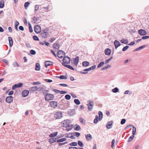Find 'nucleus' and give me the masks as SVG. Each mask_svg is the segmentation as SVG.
<instances>
[{"label":"nucleus","instance_id":"52","mask_svg":"<svg viewBox=\"0 0 149 149\" xmlns=\"http://www.w3.org/2000/svg\"><path fill=\"white\" fill-rule=\"evenodd\" d=\"M115 142V140L114 139H113L112 141V142H111V147L112 148H113L114 146V144Z\"/></svg>","mask_w":149,"mask_h":149},{"label":"nucleus","instance_id":"63","mask_svg":"<svg viewBox=\"0 0 149 149\" xmlns=\"http://www.w3.org/2000/svg\"><path fill=\"white\" fill-rule=\"evenodd\" d=\"M19 29H20V30H22V31H24V27L22 26H20L19 27Z\"/></svg>","mask_w":149,"mask_h":149},{"label":"nucleus","instance_id":"60","mask_svg":"<svg viewBox=\"0 0 149 149\" xmlns=\"http://www.w3.org/2000/svg\"><path fill=\"white\" fill-rule=\"evenodd\" d=\"M51 51V53H52V54L54 55V56L55 57H56V54H55V52L54 50H52Z\"/></svg>","mask_w":149,"mask_h":149},{"label":"nucleus","instance_id":"43","mask_svg":"<svg viewBox=\"0 0 149 149\" xmlns=\"http://www.w3.org/2000/svg\"><path fill=\"white\" fill-rule=\"evenodd\" d=\"M59 78L61 79H67V77L64 75L60 76Z\"/></svg>","mask_w":149,"mask_h":149},{"label":"nucleus","instance_id":"45","mask_svg":"<svg viewBox=\"0 0 149 149\" xmlns=\"http://www.w3.org/2000/svg\"><path fill=\"white\" fill-rule=\"evenodd\" d=\"M104 64V62H101L98 66V68H100L102 66H103Z\"/></svg>","mask_w":149,"mask_h":149},{"label":"nucleus","instance_id":"18","mask_svg":"<svg viewBox=\"0 0 149 149\" xmlns=\"http://www.w3.org/2000/svg\"><path fill=\"white\" fill-rule=\"evenodd\" d=\"M52 64V62L50 61H46L45 62V66L47 67L48 66L51 65Z\"/></svg>","mask_w":149,"mask_h":149},{"label":"nucleus","instance_id":"47","mask_svg":"<svg viewBox=\"0 0 149 149\" xmlns=\"http://www.w3.org/2000/svg\"><path fill=\"white\" fill-rule=\"evenodd\" d=\"M98 117L97 116H96L95 117V118L94 119V123H97V121H98Z\"/></svg>","mask_w":149,"mask_h":149},{"label":"nucleus","instance_id":"3","mask_svg":"<svg viewBox=\"0 0 149 149\" xmlns=\"http://www.w3.org/2000/svg\"><path fill=\"white\" fill-rule=\"evenodd\" d=\"M63 62L62 65L63 66L67 64H66L69 63L70 62V58L68 56L65 57L63 60Z\"/></svg>","mask_w":149,"mask_h":149},{"label":"nucleus","instance_id":"5","mask_svg":"<svg viewBox=\"0 0 149 149\" xmlns=\"http://www.w3.org/2000/svg\"><path fill=\"white\" fill-rule=\"evenodd\" d=\"M65 54L62 51L59 50L57 53L58 57L59 58H62L65 56Z\"/></svg>","mask_w":149,"mask_h":149},{"label":"nucleus","instance_id":"4","mask_svg":"<svg viewBox=\"0 0 149 149\" xmlns=\"http://www.w3.org/2000/svg\"><path fill=\"white\" fill-rule=\"evenodd\" d=\"M48 29L44 30L41 33L40 35L42 38H45L47 37L49 35L48 32Z\"/></svg>","mask_w":149,"mask_h":149},{"label":"nucleus","instance_id":"20","mask_svg":"<svg viewBox=\"0 0 149 149\" xmlns=\"http://www.w3.org/2000/svg\"><path fill=\"white\" fill-rule=\"evenodd\" d=\"M38 89V88L37 86H33L31 87L30 88V91H31L32 92H34L37 91Z\"/></svg>","mask_w":149,"mask_h":149},{"label":"nucleus","instance_id":"39","mask_svg":"<svg viewBox=\"0 0 149 149\" xmlns=\"http://www.w3.org/2000/svg\"><path fill=\"white\" fill-rule=\"evenodd\" d=\"M29 5V3L28 2H26L24 4V7L26 9L28 7Z\"/></svg>","mask_w":149,"mask_h":149},{"label":"nucleus","instance_id":"2","mask_svg":"<svg viewBox=\"0 0 149 149\" xmlns=\"http://www.w3.org/2000/svg\"><path fill=\"white\" fill-rule=\"evenodd\" d=\"M52 9V7H51L50 6H49V5H48L46 7H44L42 8L41 9V10L42 12V13H44L45 12H48Z\"/></svg>","mask_w":149,"mask_h":149},{"label":"nucleus","instance_id":"55","mask_svg":"<svg viewBox=\"0 0 149 149\" xmlns=\"http://www.w3.org/2000/svg\"><path fill=\"white\" fill-rule=\"evenodd\" d=\"M33 39L35 40H39V38L37 36H34L33 37Z\"/></svg>","mask_w":149,"mask_h":149},{"label":"nucleus","instance_id":"6","mask_svg":"<svg viewBox=\"0 0 149 149\" xmlns=\"http://www.w3.org/2000/svg\"><path fill=\"white\" fill-rule=\"evenodd\" d=\"M35 32L37 33H40L41 31V28L40 26L38 25H36L35 26L34 28Z\"/></svg>","mask_w":149,"mask_h":149},{"label":"nucleus","instance_id":"14","mask_svg":"<svg viewBox=\"0 0 149 149\" xmlns=\"http://www.w3.org/2000/svg\"><path fill=\"white\" fill-rule=\"evenodd\" d=\"M68 120H64L62 122V126L63 127H66L69 125L68 122Z\"/></svg>","mask_w":149,"mask_h":149},{"label":"nucleus","instance_id":"23","mask_svg":"<svg viewBox=\"0 0 149 149\" xmlns=\"http://www.w3.org/2000/svg\"><path fill=\"white\" fill-rule=\"evenodd\" d=\"M58 134V132H55L54 133H52L50 134L49 135V137H50L52 138V137H54L57 136V135Z\"/></svg>","mask_w":149,"mask_h":149},{"label":"nucleus","instance_id":"64","mask_svg":"<svg viewBox=\"0 0 149 149\" xmlns=\"http://www.w3.org/2000/svg\"><path fill=\"white\" fill-rule=\"evenodd\" d=\"M69 149H78L77 148L74 147H70Z\"/></svg>","mask_w":149,"mask_h":149},{"label":"nucleus","instance_id":"17","mask_svg":"<svg viewBox=\"0 0 149 149\" xmlns=\"http://www.w3.org/2000/svg\"><path fill=\"white\" fill-rule=\"evenodd\" d=\"M57 138H52L51 139H50L49 140V142L50 143H52L54 142H56V141L57 139Z\"/></svg>","mask_w":149,"mask_h":149},{"label":"nucleus","instance_id":"28","mask_svg":"<svg viewBox=\"0 0 149 149\" xmlns=\"http://www.w3.org/2000/svg\"><path fill=\"white\" fill-rule=\"evenodd\" d=\"M74 129L76 130H80V127L79 125L76 124L74 126Z\"/></svg>","mask_w":149,"mask_h":149},{"label":"nucleus","instance_id":"22","mask_svg":"<svg viewBox=\"0 0 149 149\" xmlns=\"http://www.w3.org/2000/svg\"><path fill=\"white\" fill-rule=\"evenodd\" d=\"M85 136L86 139L87 141H89L91 140L92 138L91 135L90 134L86 135Z\"/></svg>","mask_w":149,"mask_h":149},{"label":"nucleus","instance_id":"21","mask_svg":"<svg viewBox=\"0 0 149 149\" xmlns=\"http://www.w3.org/2000/svg\"><path fill=\"white\" fill-rule=\"evenodd\" d=\"M67 140V139L65 138H61L59 139H58V140H56V141L58 143H60L61 142H63L64 141H66Z\"/></svg>","mask_w":149,"mask_h":149},{"label":"nucleus","instance_id":"40","mask_svg":"<svg viewBox=\"0 0 149 149\" xmlns=\"http://www.w3.org/2000/svg\"><path fill=\"white\" fill-rule=\"evenodd\" d=\"M65 97L66 100H69L70 99L71 97L70 95L68 94H67L65 95Z\"/></svg>","mask_w":149,"mask_h":149},{"label":"nucleus","instance_id":"37","mask_svg":"<svg viewBox=\"0 0 149 149\" xmlns=\"http://www.w3.org/2000/svg\"><path fill=\"white\" fill-rule=\"evenodd\" d=\"M39 5H36L35 7V11H37L39 9Z\"/></svg>","mask_w":149,"mask_h":149},{"label":"nucleus","instance_id":"58","mask_svg":"<svg viewBox=\"0 0 149 149\" xmlns=\"http://www.w3.org/2000/svg\"><path fill=\"white\" fill-rule=\"evenodd\" d=\"M95 67H96L95 65H93V66H91L90 68H89V69L91 70H93L95 69Z\"/></svg>","mask_w":149,"mask_h":149},{"label":"nucleus","instance_id":"11","mask_svg":"<svg viewBox=\"0 0 149 149\" xmlns=\"http://www.w3.org/2000/svg\"><path fill=\"white\" fill-rule=\"evenodd\" d=\"M29 93V91L26 90H24L22 93V96L24 97L27 96Z\"/></svg>","mask_w":149,"mask_h":149},{"label":"nucleus","instance_id":"41","mask_svg":"<svg viewBox=\"0 0 149 149\" xmlns=\"http://www.w3.org/2000/svg\"><path fill=\"white\" fill-rule=\"evenodd\" d=\"M70 145L71 146H75L77 145V143L76 142H72L70 144Z\"/></svg>","mask_w":149,"mask_h":149},{"label":"nucleus","instance_id":"29","mask_svg":"<svg viewBox=\"0 0 149 149\" xmlns=\"http://www.w3.org/2000/svg\"><path fill=\"white\" fill-rule=\"evenodd\" d=\"M72 127L71 125H69L66 127V130L67 131H69L72 130Z\"/></svg>","mask_w":149,"mask_h":149},{"label":"nucleus","instance_id":"59","mask_svg":"<svg viewBox=\"0 0 149 149\" xmlns=\"http://www.w3.org/2000/svg\"><path fill=\"white\" fill-rule=\"evenodd\" d=\"M59 85L63 87H67L68 86L67 84H59Z\"/></svg>","mask_w":149,"mask_h":149},{"label":"nucleus","instance_id":"10","mask_svg":"<svg viewBox=\"0 0 149 149\" xmlns=\"http://www.w3.org/2000/svg\"><path fill=\"white\" fill-rule=\"evenodd\" d=\"M13 99V97L11 96H9L6 97V100L7 103H10L12 102Z\"/></svg>","mask_w":149,"mask_h":149},{"label":"nucleus","instance_id":"49","mask_svg":"<svg viewBox=\"0 0 149 149\" xmlns=\"http://www.w3.org/2000/svg\"><path fill=\"white\" fill-rule=\"evenodd\" d=\"M30 53L32 55H35L36 54V52L33 50H31L30 51Z\"/></svg>","mask_w":149,"mask_h":149},{"label":"nucleus","instance_id":"42","mask_svg":"<svg viewBox=\"0 0 149 149\" xmlns=\"http://www.w3.org/2000/svg\"><path fill=\"white\" fill-rule=\"evenodd\" d=\"M112 91L113 93H116L118 91V89L117 88H115L112 89Z\"/></svg>","mask_w":149,"mask_h":149},{"label":"nucleus","instance_id":"51","mask_svg":"<svg viewBox=\"0 0 149 149\" xmlns=\"http://www.w3.org/2000/svg\"><path fill=\"white\" fill-rule=\"evenodd\" d=\"M13 65L14 67H19V65H18V64L16 62H14L13 63Z\"/></svg>","mask_w":149,"mask_h":149},{"label":"nucleus","instance_id":"25","mask_svg":"<svg viewBox=\"0 0 149 149\" xmlns=\"http://www.w3.org/2000/svg\"><path fill=\"white\" fill-rule=\"evenodd\" d=\"M8 40L9 41V45L10 47H11L13 44V42L12 39L10 37H9L8 38Z\"/></svg>","mask_w":149,"mask_h":149},{"label":"nucleus","instance_id":"32","mask_svg":"<svg viewBox=\"0 0 149 149\" xmlns=\"http://www.w3.org/2000/svg\"><path fill=\"white\" fill-rule=\"evenodd\" d=\"M64 66L66 67L71 70H74V69L73 68L72 66H71L69 65L66 64V65H64Z\"/></svg>","mask_w":149,"mask_h":149},{"label":"nucleus","instance_id":"33","mask_svg":"<svg viewBox=\"0 0 149 149\" xmlns=\"http://www.w3.org/2000/svg\"><path fill=\"white\" fill-rule=\"evenodd\" d=\"M112 123L111 122H109V124L107 125V127L108 129H110L111 128Z\"/></svg>","mask_w":149,"mask_h":149},{"label":"nucleus","instance_id":"8","mask_svg":"<svg viewBox=\"0 0 149 149\" xmlns=\"http://www.w3.org/2000/svg\"><path fill=\"white\" fill-rule=\"evenodd\" d=\"M62 113L61 112H56L54 115V117L56 119H59L62 117Z\"/></svg>","mask_w":149,"mask_h":149},{"label":"nucleus","instance_id":"56","mask_svg":"<svg viewBox=\"0 0 149 149\" xmlns=\"http://www.w3.org/2000/svg\"><path fill=\"white\" fill-rule=\"evenodd\" d=\"M72 134V133L68 134L67 136H65V137L68 138H71Z\"/></svg>","mask_w":149,"mask_h":149},{"label":"nucleus","instance_id":"1","mask_svg":"<svg viewBox=\"0 0 149 149\" xmlns=\"http://www.w3.org/2000/svg\"><path fill=\"white\" fill-rule=\"evenodd\" d=\"M54 98V95L51 94H47L45 96V99L46 101H49L53 100Z\"/></svg>","mask_w":149,"mask_h":149},{"label":"nucleus","instance_id":"26","mask_svg":"<svg viewBox=\"0 0 149 149\" xmlns=\"http://www.w3.org/2000/svg\"><path fill=\"white\" fill-rule=\"evenodd\" d=\"M53 48L57 50H58L59 48V45L56 43H54L53 45Z\"/></svg>","mask_w":149,"mask_h":149},{"label":"nucleus","instance_id":"44","mask_svg":"<svg viewBox=\"0 0 149 149\" xmlns=\"http://www.w3.org/2000/svg\"><path fill=\"white\" fill-rule=\"evenodd\" d=\"M134 135H132L129 138V139H128V141H132V140L134 138Z\"/></svg>","mask_w":149,"mask_h":149},{"label":"nucleus","instance_id":"30","mask_svg":"<svg viewBox=\"0 0 149 149\" xmlns=\"http://www.w3.org/2000/svg\"><path fill=\"white\" fill-rule=\"evenodd\" d=\"M4 6V3L3 1H0V8H3Z\"/></svg>","mask_w":149,"mask_h":149},{"label":"nucleus","instance_id":"13","mask_svg":"<svg viewBox=\"0 0 149 149\" xmlns=\"http://www.w3.org/2000/svg\"><path fill=\"white\" fill-rule=\"evenodd\" d=\"M139 33L141 36H144L146 34V31L143 29H140L139 30Z\"/></svg>","mask_w":149,"mask_h":149},{"label":"nucleus","instance_id":"57","mask_svg":"<svg viewBox=\"0 0 149 149\" xmlns=\"http://www.w3.org/2000/svg\"><path fill=\"white\" fill-rule=\"evenodd\" d=\"M55 40V39L54 38H51L50 39L49 41L51 42H52Z\"/></svg>","mask_w":149,"mask_h":149},{"label":"nucleus","instance_id":"35","mask_svg":"<svg viewBox=\"0 0 149 149\" xmlns=\"http://www.w3.org/2000/svg\"><path fill=\"white\" fill-rule=\"evenodd\" d=\"M136 128L135 127H133L132 128V134L135 135L136 134Z\"/></svg>","mask_w":149,"mask_h":149},{"label":"nucleus","instance_id":"7","mask_svg":"<svg viewBox=\"0 0 149 149\" xmlns=\"http://www.w3.org/2000/svg\"><path fill=\"white\" fill-rule=\"evenodd\" d=\"M87 105H88V110L90 111H91L94 105L93 102L91 101H90L88 104Z\"/></svg>","mask_w":149,"mask_h":149},{"label":"nucleus","instance_id":"19","mask_svg":"<svg viewBox=\"0 0 149 149\" xmlns=\"http://www.w3.org/2000/svg\"><path fill=\"white\" fill-rule=\"evenodd\" d=\"M105 53L106 55H109L111 53V50L109 48H107L105 50Z\"/></svg>","mask_w":149,"mask_h":149},{"label":"nucleus","instance_id":"46","mask_svg":"<svg viewBox=\"0 0 149 149\" xmlns=\"http://www.w3.org/2000/svg\"><path fill=\"white\" fill-rule=\"evenodd\" d=\"M146 46H145V45H143V46H142L140 47H139L136 49V50L137 51V50H139L141 49H142V48H143L144 47Z\"/></svg>","mask_w":149,"mask_h":149},{"label":"nucleus","instance_id":"12","mask_svg":"<svg viewBox=\"0 0 149 149\" xmlns=\"http://www.w3.org/2000/svg\"><path fill=\"white\" fill-rule=\"evenodd\" d=\"M23 85V84L21 83H19L17 84H15L13 85L12 88L13 90H15L17 88L20 87Z\"/></svg>","mask_w":149,"mask_h":149},{"label":"nucleus","instance_id":"24","mask_svg":"<svg viewBox=\"0 0 149 149\" xmlns=\"http://www.w3.org/2000/svg\"><path fill=\"white\" fill-rule=\"evenodd\" d=\"M35 70L37 71H39L40 70V66L39 63H37L36 64Z\"/></svg>","mask_w":149,"mask_h":149},{"label":"nucleus","instance_id":"54","mask_svg":"<svg viewBox=\"0 0 149 149\" xmlns=\"http://www.w3.org/2000/svg\"><path fill=\"white\" fill-rule=\"evenodd\" d=\"M89 65V63L87 61H84V66H88Z\"/></svg>","mask_w":149,"mask_h":149},{"label":"nucleus","instance_id":"31","mask_svg":"<svg viewBox=\"0 0 149 149\" xmlns=\"http://www.w3.org/2000/svg\"><path fill=\"white\" fill-rule=\"evenodd\" d=\"M99 116V119L100 120H101L102 118L103 115L102 113L100 111H99L98 113Z\"/></svg>","mask_w":149,"mask_h":149},{"label":"nucleus","instance_id":"48","mask_svg":"<svg viewBox=\"0 0 149 149\" xmlns=\"http://www.w3.org/2000/svg\"><path fill=\"white\" fill-rule=\"evenodd\" d=\"M78 144L81 147H83V146L82 142L80 141H78Z\"/></svg>","mask_w":149,"mask_h":149},{"label":"nucleus","instance_id":"34","mask_svg":"<svg viewBox=\"0 0 149 149\" xmlns=\"http://www.w3.org/2000/svg\"><path fill=\"white\" fill-rule=\"evenodd\" d=\"M73 134L74 136H75L77 137L79 136L80 135V134L77 132H74L73 133Z\"/></svg>","mask_w":149,"mask_h":149},{"label":"nucleus","instance_id":"27","mask_svg":"<svg viewBox=\"0 0 149 149\" xmlns=\"http://www.w3.org/2000/svg\"><path fill=\"white\" fill-rule=\"evenodd\" d=\"M120 42L123 43L127 44L128 43V41L126 39H122L121 40Z\"/></svg>","mask_w":149,"mask_h":149},{"label":"nucleus","instance_id":"38","mask_svg":"<svg viewBox=\"0 0 149 149\" xmlns=\"http://www.w3.org/2000/svg\"><path fill=\"white\" fill-rule=\"evenodd\" d=\"M29 30L30 32L32 33L33 32V30L32 28V26H31V25L29 23Z\"/></svg>","mask_w":149,"mask_h":149},{"label":"nucleus","instance_id":"16","mask_svg":"<svg viewBox=\"0 0 149 149\" xmlns=\"http://www.w3.org/2000/svg\"><path fill=\"white\" fill-rule=\"evenodd\" d=\"M114 43L116 48L120 45V42L116 40L114 41Z\"/></svg>","mask_w":149,"mask_h":149},{"label":"nucleus","instance_id":"62","mask_svg":"<svg viewBox=\"0 0 149 149\" xmlns=\"http://www.w3.org/2000/svg\"><path fill=\"white\" fill-rule=\"evenodd\" d=\"M60 92L61 94H65L67 93V91H61Z\"/></svg>","mask_w":149,"mask_h":149},{"label":"nucleus","instance_id":"61","mask_svg":"<svg viewBox=\"0 0 149 149\" xmlns=\"http://www.w3.org/2000/svg\"><path fill=\"white\" fill-rule=\"evenodd\" d=\"M149 38V36H143L142 37V39H146L148 38Z\"/></svg>","mask_w":149,"mask_h":149},{"label":"nucleus","instance_id":"15","mask_svg":"<svg viewBox=\"0 0 149 149\" xmlns=\"http://www.w3.org/2000/svg\"><path fill=\"white\" fill-rule=\"evenodd\" d=\"M79 57L78 56H77L73 59V62L74 65H76L79 62Z\"/></svg>","mask_w":149,"mask_h":149},{"label":"nucleus","instance_id":"36","mask_svg":"<svg viewBox=\"0 0 149 149\" xmlns=\"http://www.w3.org/2000/svg\"><path fill=\"white\" fill-rule=\"evenodd\" d=\"M74 103L77 105H79L80 104V102L78 99H75L74 100Z\"/></svg>","mask_w":149,"mask_h":149},{"label":"nucleus","instance_id":"53","mask_svg":"<svg viewBox=\"0 0 149 149\" xmlns=\"http://www.w3.org/2000/svg\"><path fill=\"white\" fill-rule=\"evenodd\" d=\"M128 48L129 46H126L123 48L122 50L123 51H126Z\"/></svg>","mask_w":149,"mask_h":149},{"label":"nucleus","instance_id":"9","mask_svg":"<svg viewBox=\"0 0 149 149\" xmlns=\"http://www.w3.org/2000/svg\"><path fill=\"white\" fill-rule=\"evenodd\" d=\"M49 105L51 107L55 108L56 107L57 103L56 102L54 101H51L49 103Z\"/></svg>","mask_w":149,"mask_h":149},{"label":"nucleus","instance_id":"50","mask_svg":"<svg viewBox=\"0 0 149 149\" xmlns=\"http://www.w3.org/2000/svg\"><path fill=\"white\" fill-rule=\"evenodd\" d=\"M126 120L125 119H123L121 121L120 123L122 125H123L126 122Z\"/></svg>","mask_w":149,"mask_h":149}]
</instances>
